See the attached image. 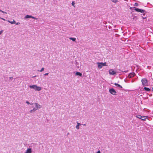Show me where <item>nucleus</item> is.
Listing matches in <instances>:
<instances>
[{"label": "nucleus", "mask_w": 153, "mask_h": 153, "mask_svg": "<svg viewBox=\"0 0 153 153\" xmlns=\"http://www.w3.org/2000/svg\"><path fill=\"white\" fill-rule=\"evenodd\" d=\"M148 117V116H142V118H141V120H145Z\"/></svg>", "instance_id": "obj_11"}, {"label": "nucleus", "mask_w": 153, "mask_h": 153, "mask_svg": "<svg viewBox=\"0 0 153 153\" xmlns=\"http://www.w3.org/2000/svg\"><path fill=\"white\" fill-rule=\"evenodd\" d=\"M76 123H77V125H78L79 126L81 125V124H80V123H78V122H76Z\"/></svg>", "instance_id": "obj_24"}, {"label": "nucleus", "mask_w": 153, "mask_h": 153, "mask_svg": "<svg viewBox=\"0 0 153 153\" xmlns=\"http://www.w3.org/2000/svg\"><path fill=\"white\" fill-rule=\"evenodd\" d=\"M26 103L27 104H30V102H29L28 101H27L26 102ZM30 105H32L33 104V103H32V104H30Z\"/></svg>", "instance_id": "obj_22"}, {"label": "nucleus", "mask_w": 153, "mask_h": 153, "mask_svg": "<svg viewBox=\"0 0 153 153\" xmlns=\"http://www.w3.org/2000/svg\"><path fill=\"white\" fill-rule=\"evenodd\" d=\"M0 19H2V20H3L4 21H5V19H4L3 18H1V17H0Z\"/></svg>", "instance_id": "obj_27"}, {"label": "nucleus", "mask_w": 153, "mask_h": 153, "mask_svg": "<svg viewBox=\"0 0 153 153\" xmlns=\"http://www.w3.org/2000/svg\"><path fill=\"white\" fill-rule=\"evenodd\" d=\"M20 24V23L19 22H18L17 23H16V25H19Z\"/></svg>", "instance_id": "obj_28"}, {"label": "nucleus", "mask_w": 153, "mask_h": 153, "mask_svg": "<svg viewBox=\"0 0 153 153\" xmlns=\"http://www.w3.org/2000/svg\"><path fill=\"white\" fill-rule=\"evenodd\" d=\"M13 79V77H10V79H11V80H12V79Z\"/></svg>", "instance_id": "obj_29"}, {"label": "nucleus", "mask_w": 153, "mask_h": 153, "mask_svg": "<svg viewBox=\"0 0 153 153\" xmlns=\"http://www.w3.org/2000/svg\"><path fill=\"white\" fill-rule=\"evenodd\" d=\"M7 21L9 23H10L11 24H13L16 23V22L14 20H13V21H10L8 20Z\"/></svg>", "instance_id": "obj_13"}, {"label": "nucleus", "mask_w": 153, "mask_h": 153, "mask_svg": "<svg viewBox=\"0 0 153 153\" xmlns=\"http://www.w3.org/2000/svg\"><path fill=\"white\" fill-rule=\"evenodd\" d=\"M98 67L99 68L101 69L103 67V65L102 64V62H97Z\"/></svg>", "instance_id": "obj_9"}, {"label": "nucleus", "mask_w": 153, "mask_h": 153, "mask_svg": "<svg viewBox=\"0 0 153 153\" xmlns=\"http://www.w3.org/2000/svg\"><path fill=\"white\" fill-rule=\"evenodd\" d=\"M134 5L135 6H137L138 5V4L136 2L135 3Z\"/></svg>", "instance_id": "obj_23"}, {"label": "nucleus", "mask_w": 153, "mask_h": 153, "mask_svg": "<svg viewBox=\"0 0 153 153\" xmlns=\"http://www.w3.org/2000/svg\"><path fill=\"white\" fill-rule=\"evenodd\" d=\"M75 74L77 76H82V73H80V72H76Z\"/></svg>", "instance_id": "obj_12"}, {"label": "nucleus", "mask_w": 153, "mask_h": 153, "mask_svg": "<svg viewBox=\"0 0 153 153\" xmlns=\"http://www.w3.org/2000/svg\"><path fill=\"white\" fill-rule=\"evenodd\" d=\"M83 125L84 126H86V124H83Z\"/></svg>", "instance_id": "obj_30"}, {"label": "nucleus", "mask_w": 153, "mask_h": 153, "mask_svg": "<svg viewBox=\"0 0 153 153\" xmlns=\"http://www.w3.org/2000/svg\"><path fill=\"white\" fill-rule=\"evenodd\" d=\"M144 89L145 91H149L150 90V89L149 88L146 87H145L144 88Z\"/></svg>", "instance_id": "obj_14"}, {"label": "nucleus", "mask_w": 153, "mask_h": 153, "mask_svg": "<svg viewBox=\"0 0 153 153\" xmlns=\"http://www.w3.org/2000/svg\"><path fill=\"white\" fill-rule=\"evenodd\" d=\"M1 12L3 13L4 14H7V13L6 12L4 11H3L2 10V11Z\"/></svg>", "instance_id": "obj_25"}, {"label": "nucleus", "mask_w": 153, "mask_h": 153, "mask_svg": "<svg viewBox=\"0 0 153 153\" xmlns=\"http://www.w3.org/2000/svg\"><path fill=\"white\" fill-rule=\"evenodd\" d=\"M1 32H2V31H0V33H1Z\"/></svg>", "instance_id": "obj_32"}, {"label": "nucleus", "mask_w": 153, "mask_h": 153, "mask_svg": "<svg viewBox=\"0 0 153 153\" xmlns=\"http://www.w3.org/2000/svg\"><path fill=\"white\" fill-rule=\"evenodd\" d=\"M109 73L111 75H114L116 74V72L112 69H110L109 70Z\"/></svg>", "instance_id": "obj_5"}, {"label": "nucleus", "mask_w": 153, "mask_h": 153, "mask_svg": "<svg viewBox=\"0 0 153 153\" xmlns=\"http://www.w3.org/2000/svg\"><path fill=\"white\" fill-rule=\"evenodd\" d=\"M142 84L143 86H147L148 83L147 80L145 78L142 79L141 80Z\"/></svg>", "instance_id": "obj_3"}, {"label": "nucleus", "mask_w": 153, "mask_h": 153, "mask_svg": "<svg viewBox=\"0 0 153 153\" xmlns=\"http://www.w3.org/2000/svg\"><path fill=\"white\" fill-rule=\"evenodd\" d=\"M31 18L33 19H35L36 20H37V18H36L34 17V16H32L29 15H27L24 17L25 19H27V18Z\"/></svg>", "instance_id": "obj_7"}, {"label": "nucleus", "mask_w": 153, "mask_h": 153, "mask_svg": "<svg viewBox=\"0 0 153 153\" xmlns=\"http://www.w3.org/2000/svg\"><path fill=\"white\" fill-rule=\"evenodd\" d=\"M34 105L35 107H34L33 109L31 110L30 111V113H32L33 112H34L41 107V105L39 104L38 103H34Z\"/></svg>", "instance_id": "obj_2"}, {"label": "nucleus", "mask_w": 153, "mask_h": 153, "mask_svg": "<svg viewBox=\"0 0 153 153\" xmlns=\"http://www.w3.org/2000/svg\"><path fill=\"white\" fill-rule=\"evenodd\" d=\"M69 39L71 40H72L74 42L76 40V39L75 38L70 37L69 38Z\"/></svg>", "instance_id": "obj_16"}, {"label": "nucleus", "mask_w": 153, "mask_h": 153, "mask_svg": "<svg viewBox=\"0 0 153 153\" xmlns=\"http://www.w3.org/2000/svg\"><path fill=\"white\" fill-rule=\"evenodd\" d=\"M76 128L77 129H79V126L77 125H76Z\"/></svg>", "instance_id": "obj_20"}, {"label": "nucleus", "mask_w": 153, "mask_h": 153, "mask_svg": "<svg viewBox=\"0 0 153 153\" xmlns=\"http://www.w3.org/2000/svg\"><path fill=\"white\" fill-rule=\"evenodd\" d=\"M2 11V10H0V12H1V11Z\"/></svg>", "instance_id": "obj_31"}, {"label": "nucleus", "mask_w": 153, "mask_h": 153, "mask_svg": "<svg viewBox=\"0 0 153 153\" xmlns=\"http://www.w3.org/2000/svg\"><path fill=\"white\" fill-rule=\"evenodd\" d=\"M32 149L31 148H28L26 150L25 153H31Z\"/></svg>", "instance_id": "obj_10"}, {"label": "nucleus", "mask_w": 153, "mask_h": 153, "mask_svg": "<svg viewBox=\"0 0 153 153\" xmlns=\"http://www.w3.org/2000/svg\"><path fill=\"white\" fill-rule=\"evenodd\" d=\"M102 64L103 65V66H105L106 65V62H104V63L102 62Z\"/></svg>", "instance_id": "obj_21"}, {"label": "nucleus", "mask_w": 153, "mask_h": 153, "mask_svg": "<svg viewBox=\"0 0 153 153\" xmlns=\"http://www.w3.org/2000/svg\"><path fill=\"white\" fill-rule=\"evenodd\" d=\"M135 74L134 72H132L130 73L128 76V77L131 78L133 77L135 75Z\"/></svg>", "instance_id": "obj_8"}, {"label": "nucleus", "mask_w": 153, "mask_h": 153, "mask_svg": "<svg viewBox=\"0 0 153 153\" xmlns=\"http://www.w3.org/2000/svg\"><path fill=\"white\" fill-rule=\"evenodd\" d=\"M114 85H115L117 87H120V88H122V86L121 85H120V84H118L117 83H115L114 84Z\"/></svg>", "instance_id": "obj_15"}, {"label": "nucleus", "mask_w": 153, "mask_h": 153, "mask_svg": "<svg viewBox=\"0 0 153 153\" xmlns=\"http://www.w3.org/2000/svg\"><path fill=\"white\" fill-rule=\"evenodd\" d=\"M71 4L72 5L74 6V7H75V3L74 1H72Z\"/></svg>", "instance_id": "obj_18"}, {"label": "nucleus", "mask_w": 153, "mask_h": 153, "mask_svg": "<svg viewBox=\"0 0 153 153\" xmlns=\"http://www.w3.org/2000/svg\"><path fill=\"white\" fill-rule=\"evenodd\" d=\"M36 76H33L32 77H33H33H36Z\"/></svg>", "instance_id": "obj_33"}, {"label": "nucleus", "mask_w": 153, "mask_h": 153, "mask_svg": "<svg viewBox=\"0 0 153 153\" xmlns=\"http://www.w3.org/2000/svg\"><path fill=\"white\" fill-rule=\"evenodd\" d=\"M134 8H135L134 10L137 12H139L142 13H144L145 12V10L142 9H140L137 8H136L135 7H134Z\"/></svg>", "instance_id": "obj_4"}, {"label": "nucleus", "mask_w": 153, "mask_h": 153, "mask_svg": "<svg viewBox=\"0 0 153 153\" xmlns=\"http://www.w3.org/2000/svg\"><path fill=\"white\" fill-rule=\"evenodd\" d=\"M152 90H153V88H152Z\"/></svg>", "instance_id": "obj_34"}, {"label": "nucleus", "mask_w": 153, "mask_h": 153, "mask_svg": "<svg viewBox=\"0 0 153 153\" xmlns=\"http://www.w3.org/2000/svg\"><path fill=\"white\" fill-rule=\"evenodd\" d=\"M29 87L31 89H34L35 91H39L41 90L42 88L41 87L37 86L36 85H30Z\"/></svg>", "instance_id": "obj_1"}, {"label": "nucleus", "mask_w": 153, "mask_h": 153, "mask_svg": "<svg viewBox=\"0 0 153 153\" xmlns=\"http://www.w3.org/2000/svg\"><path fill=\"white\" fill-rule=\"evenodd\" d=\"M136 117L137 118L141 119V118H142V116H141L140 115H137L136 116Z\"/></svg>", "instance_id": "obj_17"}, {"label": "nucleus", "mask_w": 153, "mask_h": 153, "mask_svg": "<svg viewBox=\"0 0 153 153\" xmlns=\"http://www.w3.org/2000/svg\"><path fill=\"white\" fill-rule=\"evenodd\" d=\"M48 73H46L44 74V76H47L48 75Z\"/></svg>", "instance_id": "obj_26"}, {"label": "nucleus", "mask_w": 153, "mask_h": 153, "mask_svg": "<svg viewBox=\"0 0 153 153\" xmlns=\"http://www.w3.org/2000/svg\"><path fill=\"white\" fill-rule=\"evenodd\" d=\"M44 68H42L40 70H38V71H40V72H42V71H43L44 70Z\"/></svg>", "instance_id": "obj_19"}, {"label": "nucleus", "mask_w": 153, "mask_h": 153, "mask_svg": "<svg viewBox=\"0 0 153 153\" xmlns=\"http://www.w3.org/2000/svg\"><path fill=\"white\" fill-rule=\"evenodd\" d=\"M109 92L111 94L113 95H115L116 94V91L113 88L109 89Z\"/></svg>", "instance_id": "obj_6"}]
</instances>
